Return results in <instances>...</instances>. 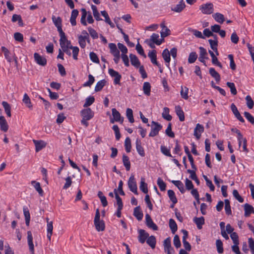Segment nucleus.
Instances as JSON below:
<instances>
[{
	"mask_svg": "<svg viewBox=\"0 0 254 254\" xmlns=\"http://www.w3.org/2000/svg\"><path fill=\"white\" fill-rule=\"evenodd\" d=\"M168 195L170 198V199L172 201L173 204L171 205V207H174V204H176L177 202V199L175 195V192L173 190H168Z\"/></svg>",
	"mask_w": 254,
	"mask_h": 254,
	"instance_id": "obj_35",
	"label": "nucleus"
},
{
	"mask_svg": "<svg viewBox=\"0 0 254 254\" xmlns=\"http://www.w3.org/2000/svg\"><path fill=\"white\" fill-rule=\"evenodd\" d=\"M164 247V250L167 254H173L174 251L173 248L171 247V239L170 238H167L164 241L163 244Z\"/></svg>",
	"mask_w": 254,
	"mask_h": 254,
	"instance_id": "obj_9",
	"label": "nucleus"
},
{
	"mask_svg": "<svg viewBox=\"0 0 254 254\" xmlns=\"http://www.w3.org/2000/svg\"><path fill=\"white\" fill-rule=\"evenodd\" d=\"M148 56L150 59L151 62L153 64L156 65L158 64L157 61L156 52L155 50L150 51Z\"/></svg>",
	"mask_w": 254,
	"mask_h": 254,
	"instance_id": "obj_34",
	"label": "nucleus"
},
{
	"mask_svg": "<svg viewBox=\"0 0 254 254\" xmlns=\"http://www.w3.org/2000/svg\"><path fill=\"white\" fill-rule=\"evenodd\" d=\"M185 7V3L183 0H181L174 7L172 8V10L177 12H180Z\"/></svg>",
	"mask_w": 254,
	"mask_h": 254,
	"instance_id": "obj_28",
	"label": "nucleus"
},
{
	"mask_svg": "<svg viewBox=\"0 0 254 254\" xmlns=\"http://www.w3.org/2000/svg\"><path fill=\"white\" fill-rule=\"evenodd\" d=\"M193 220L196 225L197 228L199 230L201 229L202 227V225L204 224V218L202 216L200 217H194Z\"/></svg>",
	"mask_w": 254,
	"mask_h": 254,
	"instance_id": "obj_25",
	"label": "nucleus"
},
{
	"mask_svg": "<svg viewBox=\"0 0 254 254\" xmlns=\"http://www.w3.org/2000/svg\"><path fill=\"white\" fill-rule=\"evenodd\" d=\"M209 72L210 74L215 78V80L217 82H219L220 80V74L215 70V69L211 67L209 70Z\"/></svg>",
	"mask_w": 254,
	"mask_h": 254,
	"instance_id": "obj_37",
	"label": "nucleus"
},
{
	"mask_svg": "<svg viewBox=\"0 0 254 254\" xmlns=\"http://www.w3.org/2000/svg\"><path fill=\"white\" fill-rule=\"evenodd\" d=\"M225 210L227 215H229L231 214L232 211L230 201L228 199L225 200Z\"/></svg>",
	"mask_w": 254,
	"mask_h": 254,
	"instance_id": "obj_58",
	"label": "nucleus"
},
{
	"mask_svg": "<svg viewBox=\"0 0 254 254\" xmlns=\"http://www.w3.org/2000/svg\"><path fill=\"white\" fill-rule=\"evenodd\" d=\"M217 250L219 254L223 253V243L220 240H217L216 242Z\"/></svg>",
	"mask_w": 254,
	"mask_h": 254,
	"instance_id": "obj_60",
	"label": "nucleus"
},
{
	"mask_svg": "<svg viewBox=\"0 0 254 254\" xmlns=\"http://www.w3.org/2000/svg\"><path fill=\"white\" fill-rule=\"evenodd\" d=\"M1 49V51L4 53V57L7 62L11 63L12 62V59L11 58L10 53L9 50L5 47H2Z\"/></svg>",
	"mask_w": 254,
	"mask_h": 254,
	"instance_id": "obj_43",
	"label": "nucleus"
},
{
	"mask_svg": "<svg viewBox=\"0 0 254 254\" xmlns=\"http://www.w3.org/2000/svg\"><path fill=\"white\" fill-rule=\"evenodd\" d=\"M78 43L81 48H84L86 47V41L89 42V39L83 38L82 36H78Z\"/></svg>",
	"mask_w": 254,
	"mask_h": 254,
	"instance_id": "obj_59",
	"label": "nucleus"
},
{
	"mask_svg": "<svg viewBox=\"0 0 254 254\" xmlns=\"http://www.w3.org/2000/svg\"><path fill=\"white\" fill-rule=\"evenodd\" d=\"M95 81L94 77L91 74L88 75V80L83 84L84 87H90Z\"/></svg>",
	"mask_w": 254,
	"mask_h": 254,
	"instance_id": "obj_56",
	"label": "nucleus"
},
{
	"mask_svg": "<svg viewBox=\"0 0 254 254\" xmlns=\"http://www.w3.org/2000/svg\"><path fill=\"white\" fill-rule=\"evenodd\" d=\"M31 184H32V185H33V186L36 190V191L38 192L39 195L42 196L44 194V191L41 187L40 183L37 182L35 181H31Z\"/></svg>",
	"mask_w": 254,
	"mask_h": 254,
	"instance_id": "obj_26",
	"label": "nucleus"
},
{
	"mask_svg": "<svg viewBox=\"0 0 254 254\" xmlns=\"http://www.w3.org/2000/svg\"><path fill=\"white\" fill-rule=\"evenodd\" d=\"M34 58L35 62L39 65L41 66H45L47 64V60L43 57L41 56L37 53L34 54Z\"/></svg>",
	"mask_w": 254,
	"mask_h": 254,
	"instance_id": "obj_8",
	"label": "nucleus"
},
{
	"mask_svg": "<svg viewBox=\"0 0 254 254\" xmlns=\"http://www.w3.org/2000/svg\"><path fill=\"white\" fill-rule=\"evenodd\" d=\"M27 242L31 254H34V246L33 243V237L31 231L27 232Z\"/></svg>",
	"mask_w": 254,
	"mask_h": 254,
	"instance_id": "obj_13",
	"label": "nucleus"
},
{
	"mask_svg": "<svg viewBox=\"0 0 254 254\" xmlns=\"http://www.w3.org/2000/svg\"><path fill=\"white\" fill-rule=\"evenodd\" d=\"M136 149L138 153L142 157L145 156V152L143 147L141 146V141L138 139L135 142Z\"/></svg>",
	"mask_w": 254,
	"mask_h": 254,
	"instance_id": "obj_21",
	"label": "nucleus"
},
{
	"mask_svg": "<svg viewBox=\"0 0 254 254\" xmlns=\"http://www.w3.org/2000/svg\"><path fill=\"white\" fill-rule=\"evenodd\" d=\"M52 20L55 25L57 27L58 29V31L59 32V34L60 35L63 33H64V31L62 30V19L60 17L56 18L55 16H53Z\"/></svg>",
	"mask_w": 254,
	"mask_h": 254,
	"instance_id": "obj_11",
	"label": "nucleus"
},
{
	"mask_svg": "<svg viewBox=\"0 0 254 254\" xmlns=\"http://www.w3.org/2000/svg\"><path fill=\"white\" fill-rule=\"evenodd\" d=\"M112 113L113 117L116 122H118L122 124L124 122V118L121 117V115L119 111L115 108L112 109Z\"/></svg>",
	"mask_w": 254,
	"mask_h": 254,
	"instance_id": "obj_18",
	"label": "nucleus"
},
{
	"mask_svg": "<svg viewBox=\"0 0 254 254\" xmlns=\"http://www.w3.org/2000/svg\"><path fill=\"white\" fill-rule=\"evenodd\" d=\"M95 101V98L93 96H89L85 99V102L83 105V107L86 108L91 105Z\"/></svg>",
	"mask_w": 254,
	"mask_h": 254,
	"instance_id": "obj_50",
	"label": "nucleus"
},
{
	"mask_svg": "<svg viewBox=\"0 0 254 254\" xmlns=\"http://www.w3.org/2000/svg\"><path fill=\"white\" fill-rule=\"evenodd\" d=\"M128 186L130 191L137 194V188L136 181L133 175H131L128 181Z\"/></svg>",
	"mask_w": 254,
	"mask_h": 254,
	"instance_id": "obj_5",
	"label": "nucleus"
},
{
	"mask_svg": "<svg viewBox=\"0 0 254 254\" xmlns=\"http://www.w3.org/2000/svg\"><path fill=\"white\" fill-rule=\"evenodd\" d=\"M157 185L161 191H164L166 190V184L160 178H159L157 180Z\"/></svg>",
	"mask_w": 254,
	"mask_h": 254,
	"instance_id": "obj_63",
	"label": "nucleus"
},
{
	"mask_svg": "<svg viewBox=\"0 0 254 254\" xmlns=\"http://www.w3.org/2000/svg\"><path fill=\"white\" fill-rule=\"evenodd\" d=\"M139 235L138 237V239L139 242L143 244L145 242V241L147 239L149 234L145 232V230L140 229L138 231Z\"/></svg>",
	"mask_w": 254,
	"mask_h": 254,
	"instance_id": "obj_16",
	"label": "nucleus"
},
{
	"mask_svg": "<svg viewBox=\"0 0 254 254\" xmlns=\"http://www.w3.org/2000/svg\"><path fill=\"white\" fill-rule=\"evenodd\" d=\"M209 43L210 45L211 48L216 53L217 55H218V52L217 50L218 40L217 39H209L208 40Z\"/></svg>",
	"mask_w": 254,
	"mask_h": 254,
	"instance_id": "obj_30",
	"label": "nucleus"
},
{
	"mask_svg": "<svg viewBox=\"0 0 254 254\" xmlns=\"http://www.w3.org/2000/svg\"><path fill=\"white\" fill-rule=\"evenodd\" d=\"M133 215L138 220H141L142 219L143 214L139 206L136 207L134 209Z\"/></svg>",
	"mask_w": 254,
	"mask_h": 254,
	"instance_id": "obj_31",
	"label": "nucleus"
},
{
	"mask_svg": "<svg viewBox=\"0 0 254 254\" xmlns=\"http://www.w3.org/2000/svg\"><path fill=\"white\" fill-rule=\"evenodd\" d=\"M245 216H249L251 213H254V208L253 206L248 203L244 205Z\"/></svg>",
	"mask_w": 254,
	"mask_h": 254,
	"instance_id": "obj_24",
	"label": "nucleus"
},
{
	"mask_svg": "<svg viewBox=\"0 0 254 254\" xmlns=\"http://www.w3.org/2000/svg\"><path fill=\"white\" fill-rule=\"evenodd\" d=\"M160 26L162 28V31L160 32L161 36L164 39L170 34V30L165 26V22H162Z\"/></svg>",
	"mask_w": 254,
	"mask_h": 254,
	"instance_id": "obj_19",
	"label": "nucleus"
},
{
	"mask_svg": "<svg viewBox=\"0 0 254 254\" xmlns=\"http://www.w3.org/2000/svg\"><path fill=\"white\" fill-rule=\"evenodd\" d=\"M106 81L105 79H103L98 81L95 87V91L98 92L101 91L104 86L105 85Z\"/></svg>",
	"mask_w": 254,
	"mask_h": 254,
	"instance_id": "obj_44",
	"label": "nucleus"
},
{
	"mask_svg": "<svg viewBox=\"0 0 254 254\" xmlns=\"http://www.w3.org/2000/svg\"><path fill=\"white\" fill-rule=\"evenodd\" d=\"M175 111L177 116L179 118L180 121L183 122L185 120V115L184 111L182 110L180 106H177L175 107Z\"/></svg>",
	"mask_w": 254,
	"mask_h": 254,
	"instance_id": "obj_27",
	"label": "nucleus"
},
{
	"mask_svg": "<svg viewBox=\"0 0 254 254\" xmlns=\"http://www.w3.org/2000/svg\"><path fill=\"white\" fill-rule=\"evenodd\" d=\"M142 90L144 94L149 96L150 95L151 85L148 82H145L143 85Z\"/></svg>",
	"mask_w": 254,
	"mask_h": 254,
	"instance_id": "obj_33",
	"label": "nucleus"
},
{
	"mask_svg": "<svg viewBox=\"0 0 254 254\" xmlns=\"http://www.w3.org/2000/svg\"><path fill=\"white\" fill-rule=\"evenodd\" d=\"M87 16V11L85 8L81 9V17L80 19V22L84 26L87 25V23L86 22V17Z\"/></svg>",
	"mask_w": 254,
	"mask_h": 254,
	"instance_id": "obj_54",
	"label": "nucleus"
},
{
	"mask_svg": "<svg viewBox=\"0 0 254 254\" xmlns=\"http://www.w3.org/2000/svg\"><path fill=\"white\" fill-rule=\"evenodd\" d=\"M204 131V127L202 125L197 124L194 129L193 135L195 137L199 139L201 136V133Z\"/></svg>",
	"mask_w": 254,
	"mask_h": 254,
	"instance_id": "obj_14",
	"label": "nucleus"
},
{
	"mask_svg": "<svg viewBox=\"0 0 254 254\" xmlns=\"http://www.w3.org/2000/svg\"><path fill=\"white\" fill-rule=\"evenodd\" d=\"M114 192L115 194V198L117 200V204L118 205V207L123 208V203L122 202V198L119 196V194H118L116 189L114 190Z\"/></svg>",
	"mask_w": 254,
	"mask_h": 254,
	"instance_id": "obj_55",
	"label": "nucleus"
},
{
	"mask_svg": "<svg viewBox=\"0 0 254 254\" xmlns=\"http://www.w3.org/2000/svg\"><path fill=\"white\" fill-rule=\"evenodd\" d=\"M109 47L110 50V53L114 56L120 54V52L118 50L116 45L114 43H110Z\"/></svg>",
	"mask_w": 254,
	"mask_h": 254,
	"instance_id": "obj_38",
	"label": "nucleus"
},
{
	"mask_svg": "<svg viewBox=\"0 0 254 254\" xmlns=\"http://www.w3.org/2000/svg\"><path fill=\"white\" fill-rule=\"evenodd\" d=\"M171 182L175 185L179 190L182 193H184L185 192V189L184 188V184L180 181H171Z\"/></svg>",
	"mask_w": 254,
	"mask_h": 254,
	"instance_id": "obj_32",
	"label": "nucleus"
},
{
	"mask_svg": "<svg viewBox=\"0 0 254 254\" xmlns=\"http://www.w3.org/2000/svg\"><path fill=\"white\" fill-rule=\"evenodd\" d=\"M247 105L249 109H252L254 107V101L250 95H247L246 97Z\"/></svg>",
	"mask_w": 254,
	"mask_h": 254,
	"instance_id": "obj_64",
	"label": "nucleus"
},
{
	"mask_svg": "<svg viewBox=\"0 0 254 254\" xmlns=\"http://www.w3.org/2000/svg\"><path fill=\"white\" fill-rule=\"evenodd\" d=\"M139 189L145 193H147L148 192L147 184L145 182V179L144 178H141Z\"/></svg>",
	"mask_w": 254,
	"mask_h": 254,
	"instance_id": "obj_39",
	"label": "nucleus"
},
{
	"mask_svg": "<svg viewBox=\"0 0 254 254\" xmlns=\"http://www.w3.org/2000/svg\"><path fill=\"white\" fill-rule=\"evenodd\" d=\"M200 9L203 13L210 14L213 11V5L211 3L202 4L200 6Z\"/></svg>",
	"mask_w": 254,
	"mask_h": 254,
	"instance_id": "obj_7",
	"label": "nucleus"
},
{
	"mask_svg": "<svg viewBox=\"0 0 254 254\" xmlns=\"http://www.w3.org/2000/svg\"><path fill=\"white\" fill-rule=\"evenodd\" d=\"M209 53L212 58V63L213 64L216 65L219 67L222 68V66L221 64L218 61V59L215 56L214 53L211 50H209Z\"/></svg>",
	"mask_w": 254,
	"mask_h": 254,
	"instance_id": "obj_36",
	"label": "nucleus"
},
{
	"mask_svg": "<svg viewBox=\"0 0 254 254\" xmlns=\"http://www.w3.org/2000/svg\"><path fill=\"white\" fill-rule=\"evenodd\" d=\"M11 20L13 22H15L17 21L18 22V25L20 26L23 25L21 17L20 15L16 14H13Z\"/></svg>",
	"mask_w": 254,
	"mask_h": 254,
	"instance_id": "obj_52",
	"label": "nucleus"
},
{
	"mask_svg": "<svg viewBox=\"0 0 254 254\" xmlns=\"http://www.w3.org/2000/svg\"><path fill=\"white\" fill-rule=\"evenodd\" d=\"M123 162L127 171H129L130 168V163L127 156L124 154L123 156Z\"/></svg>",
	"mask_w": 254,
	"mask_h": 254,
	"instance_id": "obj_40",
	"label": "nucleus"
},
{
	"mask_svg": "<svg viewBox=\"0 0 254 254\" xmlns=\"http://www.w3.org/2000/svg\"><path fill=\"white\" fill-rule=\"evenodd\" d=\"M162 126L158 123L152 121L151 125V131L149 134L150 137H154L158 134L159 131L162 129Z\"/></svg>",
	"mask_w": 254,
	"mask_h": 254,
	"instance_id": "obj_3",
	"label": "nucleus"
},
{
	"mask_svg": "<svg viewBox=\"0 0 254 254\" xmlns=\"http://www.w3.org/2000/svg\"><path fill=\"white\" fill-rule=\"evenodd\" d=\"M214 19L218 23H223L225 20L224 16L222 14L220 13H216L213 15Z\"/></svg>",
	"mask_w": 254,
	"mask_h": 254,
	"instance_id": "obj_47",
	"label": "nucleus"
},
{
	"mask_svg": "<svg viewBox=\"0 0 254 254\" xmlns=\"http://www.w3.org/2000/svg\"><path fill=\"white\" fill-rule=\"evenodd\" d=\"M0 129L4 132H6L8 129L6 121L3 116H0Z\"/></svg>",
	"mask_w": 254,
	"mask_h": 254,
	"instance_id": "obj_23",
	"label": "nucleus"
},
{
	"mask_svg": "<svg viewBox=\"0 0 254 254\" xmlns=\"http://www.w3.org/2000/svg\"><path fill=\"white\" fill-rule=\"evenodd\" d=\"M197 58V55L196 53L195 52H191L189 55L188 62L190 64L193 63L196 61Z\"/></svg>",
	"mask_w": 254,
	"mask_h": 254,
	"instance_id": "obj_61",
	"label": "nucleus"
},
{
	"mask_svg": "<svg viewBox=\"0 0 254 254\" xmlns=\"http://www.w3.org/2000/svg\"><path fill=\"white\" fill-rule=\"evenodd\" d=\"M162 116V117L167 121H170L172 120V116L169 115V109L167 107L163 108Z\"/></svg>",
	"mask_w": 254,
	"mask_h": 254,
	"instance_id": "obj_42",
	"label": "nucleus"
},
{
	"mask_svg": "<svg viewBox=\"0 0 254 254\" xmlns=\"http://www.w3.org/2000/svg\"><path fill=\"white\" fill-rule=\"evenodd\" d=\"M2 105L3 106L5 113L9 117H11V107L10 105L6 101L2 102Z\"/></svg>",
	"mask_w": 254,
	"mask_h": 254,
	"instance_id": "obj_45",
	"label": "nucleus"
},
{
	"mask_svg": "<svg viewBox=\"0 0 254 254\" xmlns=\"http://www.w3.org/2000/svg\"><path fill=\"white\" fill-rule=\"evenodd\" d=\"M126 116L130 123H133L134 120L133 116L132 110L130 108H127L126 111Z\"/></svg>",
	"mask_w": 254,
	"mask_h": 254,
	"instance_id": "obj_51",
	"label": "nucleus"
},
{
	"mask_svg": "<svg viewBox=\"0 0 254 254\" xmlns=\"http://www.w3.org/2000/svg\"><path fill=\"white\" fill-rule=\"evenodd\" d=\"M159 35L158 34L153 33L151 36L150 41L154 43L157 45H160L161 44L162 42L164 41V39L163 38L162 39H159Z\"/></svg>",
	"mask_w": 254,
	"mask_h": 254,
	"instance_id": "obj_22",
	"label": "nucleus"
},
{
	"mask_svg": "<svg viewBox=\"0 0 254 254\" xmlns=\"http://www.w3.org/2000/svg\"><path fill=\"white\" fill-rule=\"evenodd\" d=\"M33 141L35 144V150L37 152L45 148L47 145V143L43 140H37L34 139L33 140Z\"/></svg>",
	"mask_w": 254,
	"mask_h": 254,
	"instance_id": "obj_15",
	"label": "nucleus"
},
{
	"mask_svg": "<svg viewBox=\"0 0 254 254\" xmlns=\"http://www.w3.org/2000/svg\"><path fill=\"white\" fill-rule=\"evenodd\" d=\"M60 44L62 50L64 49V48L65 49L70 48L72 50L73 58L75 60H77V56L79 51V48L76 46L74 47L71 45V42L67 40L64 33L60 34Z\"/></svg>",
	"mask_w": 254,
	"mask_h": 254,
	"instance_id": "obj_1",
	"label": "nucleus"
},
{
	"mask_svg": "<svg viewBox=\"0 0 254 254\" xmlns=\"http://www.w3.org/2000/svg\"><path fill=\"white\" fill-rule=\"evenodd\" d=\"M22 101L27 107H28L29 109L31 110L32 109L33 106L31 102V100L28 95H27V94L25 93L24 94Z\"/></svg>",
	"mask_w": 254,
	"mask_h": 254,
	"instance_id": "obj_29",
	"label": "nucleus"
},
{
	"mask_svg": "<svg viewBox=\"0 0 254 254\" xmlns=\"http://www.w3.org/2000/svg\"><path fill=\"white\" fill-rule=\"evenodd\" d=\"M101 13L102 16L105 17L106 22L109 24L111 27L114 28L115 27V25L111 21L107 12L106 11L104 10L102 11Z\"/></svg>",
	"mask_w": 254,
	"mask_h": 254,
	"instance_id": "obj_46",
	"label": "nucleus"
},
{
	"mask_svg": "<svg viewBox=\"0 0 254 254\" xmlns=\"http://www.w3.org/2000/svg\"><path fill=\"white\" fill-rule=\"evenodd\" d=\"M169 227L173 234H174L177 231V225L174 219H170L169 220Z\"/></svg>",
	"mask_w": 254,
	"mask_h": 254,
	"instance_id": "obj_53",
	"label": "nucleus"
},
{
	"mask_svg": "<svg viewBox=\"0 0 254 254\" xmlns=\"http://www.w3.org/2000/svg\"><path fill=\"white\" fill-rule=\"evenodd\" d=\"M162 57L165 61V62L168 64H169L170 62V53L169 50L167 49H165L163 50L162 52Z\"/></svg>",
	"mask_w": 254,
	"mask_h": 254,
	"instance_id": "obj_41",
	"label": "nucleus"
},
{
	"mask_svg": "<svg viewBox=\"0 0 254 254\" xmlns=\"http://www.w3.org/2000/svg\"><path fill=\"white\" fill-rule=\"evenodd\" d=\"M100 214L98 209L96 210L94 223L97 231H103L105 228V223L103 220H100Z\"/></svg>",
	"mask_w": 254,
	"mask_h": 254,
	"instance_id": "obj_2",
	"label": "nucleus"
},
{
	"mask_svg": "<svg viewBox=\"0 0 254 254\" xmlns=\"http://www.w3.org/2000/svg\"><path fill=\"white\" fill-rule=\"evenodd\" d=\"M146 224L147 227L156 231L158 230V226L153 222L150 216L148 214L145 215Z\"/></svg>",
	"mask_w": 254,
	"mask_h": 254,
	"instance_id": "obj_10",
	"label": "nucleus"
},
{
	"mask_svg": "<svg viewBox=\"0 0 254 254\" xmlns=\"http://www.w3.org/2000/svg\"><path fill=\"white\" fill-rule=\"evenodd\" d=\"M110 75L114 78V83L115 85H120V81L122 78V75L117 71L112 68H109L108 70Z\"/></svg>",
	"mask_w": 254,
	"mask_h": 254,
	"instance_id": "obj_4",
	"label": "nucleus"
},
{
	"mask_svg": "<svg viewBox=\"0 0 254 254\" xmlns=\"http://www.w3.org/2000/svg\"><path fill=\"white\" fill-rule=\"evenodd\" d=\"M82 118L85 120H91L94 117V112L89 108L82 110L80 112Z\"/></svg>",
	"mask_w": 254,
	"mask_h": 254,
	"instance_id": "obj_6",
	"label": "nucleus"
},
{
	"mask_svg": "<svg viewBox=\"0 0 254 254\" xmlns=\"http://www.w3.org/2000/svg\"><path fill=\"white\" fill-rule=\"evenodd\" d=\"M129 58L130 59L131 64L136 68L139 67L140 65V62L138 58L133 54H130Z\"/></svg>",
	"mask_w": 254,
	"mask_h": 254,
	"instance_id": "obj_20",
	"label": "nucleus"
},
{
	"mask_svg": "<svg viewBox=\"0 0 254 254\" xmlns=\"http://www.w3.org/2000/svg\"><path fill=\"white\" fill-rule=\"evenodd\" d=\"M47 220V238L49 241H51V237L53 234V222L50 221L48 218H46Z\"/></svg>",
	"mask_w": 254,
	"mask_h": 254,
	"instance_id": "obj_17",
	"label": "nucleus"
},
{
	"mask_svg": "<svg viewBox=\"0 0 254 254\" xmlns=\"http://www.w3.org/2000/svg\"><path fill=\"white\" fill-rule=\"evenodd\" d=\"M227 85L230 88L231 92L233 95H235L237 94V90L234 83L228 82H227Z\"/></svg>",
	"mask_w": 254,
	"mask_h": 254,
	"instance_id": "obj_62",
	"label": "nucleus"
},
{
	"mask_svg": "<svg viewBox=\"0 0 254 254\" xmlns=\"http://www.w3.org/2000/svg\"><path fill=\"white\" fill-rule=\"evenodd\" d=\"M125 146L126 151L127 153L130 152L131 150V145L130 139L128 137H127L125 140Z\"/></svg>",
	"mask_w": 254,
	"mask_h": 254,
	"instance_id": "obj_57",
	"label": "nucleus"
},
{
	"mask_svg": "<svg viewBox=\"0 0 254 254\" xmlns=\"http://www.w3.org/2000/svg\"><path fill=\"white\" fill-rule=\"evenodd\" d=\"M189 88L187 87L181 86V90L180 92L181 96L182 98L185 100H187L189 98L188 96Z\"/></svg>",
	"mask_w": 254,
	"mask_h": 254,
	"instance_id": "obj_48",
	"label": "nucleus"
},
{
	"mask_svg": "<svg viewBox=\"0 0 254 254\" xmlns=\"http://www.w3.org/2000/svg\"><path fill=\"white\" fill-rule=\"evenodd\" d=\"M156 242V238L153 236H151L150 237L148 236L146 240V243L147 244L153 249L155 247Z\"/></svg>",
	"mask_w": 254,
	"mask_h": 254,
	"instance_id": "obj_49",
	"label": "nucleus"
},
{
	"mask_svg": "<svg viewBox=\"0 0 254 254\" xmlns=\"http://www.w3.org/2000/svg\"><path fill=\"white\" fill-rule=\"evenodd\" d=\"M231 109L235 117L241 123H244L245 120L240 114L236 105L232 103L231 105Z\"/></svg>",
	"mask_w": 254,
	"mask_h": 254,
	"instance_id": "obj_12",
	"label": "nucleus"
}]
</instances>
